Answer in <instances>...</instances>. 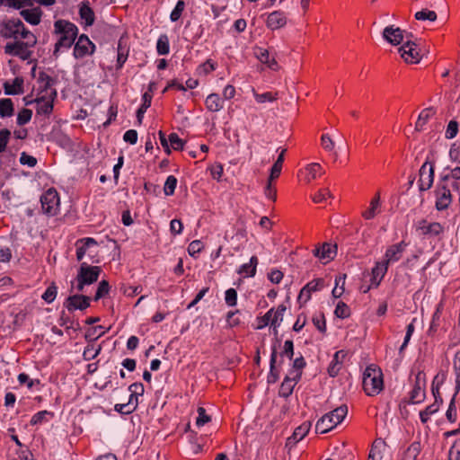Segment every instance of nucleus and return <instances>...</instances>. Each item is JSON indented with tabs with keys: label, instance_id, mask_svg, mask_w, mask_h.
Instances as JSON below:
<instances>
[{
	"label": "nucleus",
	"instance_id": "nucleus-1",
	"mask_svg": "<svg viewBox=\"0 0 460 460\" xmlns=\"http://www.w3.org/2000/svg\"><path fill=\"white\" fill-rule=\"evenodd\" d=\"M54 32L59 35L53 51V55L58 57L61 49H69L73 45L76 39L78 29L68 21L58 20L54 23Z\"/></svg>",
	"mask_w": 460,
	"mask_h": 460
},
{
	"label": "nucleus",
	"instance_id": "nucleus-2",
	"mask_svg": "<svg viewBox=\"0 0 460 460\" xmlns=\"http://www.w3.org/2000/svg\"><path fill=\"white\" fill-rule=\"evenodd\" d=\"M363 388L369 396L378 394L384 388L383 375L375 366L367 367L363 374Z\"/></svg>",
	"mask_w": 460,
	"mask_h": 460
},
{
	"label": "nucleus",
	"instance_id": "nucleus-3",
	"mask_svg": "<svg viewBox=\"0 0 460 460\" xmlns=\"http://www.w3.org/2000/svg\"><path fill=\"white\" fill-rule=\"evenodd\" d=\"M348 413V407L341 405L332 411L324 414L316 423L315 431L324 434L335 428L341 423Z\"/></svg>",
	"mask_w": 460,
	"mask_h": 460
},
{
	"label": "nucleus",
	"instance_id": "nucleus-4",
	"mask_svg": "<svg viewBox=\"0 0 460 460\" xmlns=\"http://www.w3.org/2000/svg\"><path fill=\"white\" fill-rule=\"evenodd\" d=\"M41 208L45 214L55 216L59 208V196L56 190L49 189L40 197Z\"/></svg>",
	"mask_w": 460,
	"mask_h": 460
},
{
	"label": "nucleus",
	"instance_id": "nucleus-5",
	"mask_svg": "<svg viewBox=\"0 0 460 460\" xmlns=\"http://www.w3.org/2000/svg\"><path fill=\"white\" fill-rule=\"evenodd\" d=\"M436 208L438 210H444L448 208L451 203L452 197L450 189L447 186V183L444 181H438L436 190Z\"/></svg>",
	"mask_w": 460,
	"mask_h": 460
},
{
	"label": "nucleus",
	"instance_id": "nucleus-6",
	"mask_svg": "<svg viewBox=\"0 0 460 460\" xmlns=\"http://www.w3.org/2000/svg\"><path fill=\"white\" fill-rule=\"evenodd\" d=\"M382 36L388 43L397 46L403 41L404 38L407 40L411 38L412 34L405 32L399 27L390 25L384 29Z\"/></svg>",
	"mask_w": 460,
	"mask_h": 460
},
{
	"label": "nucleus",
	"instance_id": "nucleus-7",
	"mask_svg": "<svg viewBox=\"0 0 460 460\" xmlns=\"http://www.w3.org/2000/svg\"><path fill=\"white\" fill-rule=\"evenodd\" d=\"M398 51L402 58H403L406 63L417 64L421 59L420 51L417 49V44L409 39L402 47L398 49Z\"/></svg>",
	"mask_w": 460,
	"mask_h": 460
},
{
	"label": "nucleus",
	"instance_id": "nucleus-8",
	"mask_svg": "<svg viewBox=\"0 0 460 460\" xmlns=\"http://www.w3.org/2000/svg\"><path fill=\"white\" fill-rule=\"evenodd\" d=\"M56 98L57 91H52L50 95H40L34 101L27 102L26 105L36 102L38 114L49 115L53 111V102Z\"/></svg>",
	"mask_w": 460,
	"mask_h": 460
},
{
	"label": "nucleus",
	"instance_id": "nucleus-9",
	"mask_svg": "<svg viewBox=\"0 0 460 460\" xmlns=\"http://www.w3.org/2000/svg\"><path fill=\"white\" fill-rule=\"evenodd\" d=\"M419 190L425 191L431 188L434 181V166L429 162H425L419 172Z\"/></svg>",
	"mask_w": 460,
	"mask_h": 460
},
{
	"label": "nucleus",
	"instance_id": "nucleus-10",
	"mask_svg": "<svg viewBox=\"0 0 460 460\" xmlns=\"http://www.w3.org/2000/svg\"><path fill=\"white\" fill-rule=\"evenodd\" d=\"M101 273V268L98 266H91L86 262H83L78 270L77 277L83 283L91 285L96 282Z\"/></svg>",
	"mask_w": 460,
	"mask_h": 460
},
{
	"label": "nucleus",
	"instance_id": "nucleus-11",
	"mask_svg": "<svg viewBox=\"0 0 460 460\" xmlns=\"http://www.w3.org/2000/svg\"><path fill=\"white\" fill-rule=\"evenodd\" d=\"M337 253V245L330 243H323L313 250L314 257L318 258L323 263L332 261Z\"/></svg>",
	"mask_w": 460,
	"mask_h": 460
},
{
	"label": "nucleus",
	"instance_id": "nucleus-12",
	"mask_svg": "<svg viewBox=\"0 0 460 460\" xmlns=\"http://www.w3.org/2000/svg\"><path fill=\"white\" fill-rule=\"evenodd\" d=\"M94 44L89 38L82 34L75 44L74 56L75 58H82L87 55H91L94 51Z\"/></svg>",
	"mask_w": 460,
	"mask_h": 460
},
{
	"label": "nucleus",
	"instance_id": "nucleus-13",
	"mask_svg": "<svg viewBox=\"0 0 460 460\" xmlns=\"http://www.w3.org/2000/svg\"><path fill=\"white\" fill-rule=\"evenodd\" d=\"M64 306L69 311L73 312L75 310H84L90 306V297L84 295H73L69 296L65 303Z\"/></svg>",
	"mask_w": 460,
	"mask_h": 460
},
{
	"label": "nucleus",
	"instance_id": "nucleus-14",
	"mask_svg": "<svg viewBox=\"0 0 460 460\" xmlns=\"http://www.w3.org/2000/svg\"><path fill=\"white\" fill-rule=\"evenodd\" d=\"M1 29V35L5 39H18L20 28L22 26V22L19 19H10L3 22Z\"/></svg>",
	"mask_w": 460,
	"mask_h": 460
},
{
	"label": "nucleus",
	"instance_id": "nucleus-15",
	"mask_svg": "<svg viewBox=\"0 0 460 460\" xmlns=\"http://www.w3.org/2000/svg\"><path fill=\"white\" fill-rule=\"evenodd\" d=\"M406 246L407 244L403 241L389 246L385 251L383 261L388 265L398 261L402 258Z\"/></svg>",
	"mask_w": 460,
	"mask_h": 460
},
{
	"label": "nucleus",
	"instance_id": "nucleus-16",
	"mask_svg": "<svg viewBox=\"0 0 460 460\" xmlns=\"http://www.w3.org/2000/svg\"><path fill=\"white\" fill-rule=\"evenodd\" d=\"M323 288V279H316L307 283L300 291L298 302L305 304L310 298L312 292L320 290Z\"/></svg>",
	"mask_w": 460,
	"mask_h": 460
},
{
	"label": "nucleus",
	"instance_id": "nucleus-17",
	"mask_svg": "<svg viewBox=\"0 0 460 460\" xmlns=\"http://www.w3.org/2000/svg\"><path fill=\"white\" fill-rule=\"evenodd\" d=\"M432 393L435 397V402L432 404L427 406L425 410L420 412V418L422 423H426L429 420V417L438 411L439 403L442 402V398L438 394V389H435L433 387Z\"/></svg>",
	"mask_w": 460,
	"mask_h": 460
},
{
	"label": "nucleus",
	"instance_id": "nucleus-18",
	"mask_svg": "<svg viewBox=\"0 0 460 460\" xmlns=\"http://www.w3.org/2000/svg\"><path fill=\"white\" fill-rule=\"evenodd\" d=\"M38 83H39L38 96L50 95V92L56 91V89L53 87V85L55 84V80L44 72L40 73L39 78H38Z\"/></svg>",
	"mask_w": 460,
	"mask_h": 460
},
{
	"label": "nucleus",
	"instance_id": "nucleus-19",
	"mask_svg": "<svg viewBox=\"0 0 460 460\" xmlns=\"http://www.w3.org/2000/svg\"><path fill=\"white\" fill-rule=\"evenodd\" d=\"M27 44L22 41L9 42L4 46V53L10 56L27 58Z\"/></svg>",
	"mask_w": 460,
	"mask_h": 460
},
{
	"label": "nucleus",
	"instance_id": "nucleus-20",
	"mask_svg": "<svg viewBox=\"0 0 460 460\" xmlns=\"http://www.w3.org/2000/svg\"><path fill=\"white\" fill-rule=\"evenodd\" d=\"M388 264H385L384 261H377L375 267L372 269V278H371V285L374 287H378L381 280L385 277V273L388 270Z\"/></svg>",
	"mask_w": 460,
	"mask_h": 460
},
{
	"label": "nucleus",
	"instance_id": "nucleus-21",
	"mask_svg": "<svg viewBox=\"0 0 460 460\" xmlns=\"http://www.w3.org/2000/svg\"><path fill=\"white\" fill-rule=\"evenodd\" d=\"M287 23V18L284 13L279 11L272 12L269 14L267 19V26L271 30L282 28Z\"/></svg>",
	"mask_w": 460,
	"mask_h": 460
},
{
	"label": "nucleus",
	"instance_id": "nucleus-22",
	"mask_svg": "<svg viewBox=\"0 0 460 460\" xmlns=\"http://www.w3.org/2000/svg\"><path fill=\"white\" fill-rule=\"evenodd\" d=\"M346 356L347 353L344 350H339L335 352L333 358L328 367V374L331 376L334 377L339 374L341 368L343 359L345 358Z\"/></svg>",
	"mask_w": 460,
	"mask_h": 460
},
{
	"label": "nucleus",
	"instance_id": "nucleus-23",
	"mask_svg": "<svg viewBox=\"0 0 460 460\" xmlns=\"http://www.w3.org/2000/svg\"><path fill=\"white\" fill-rule=\"evenodd\" d=\"M20 14L31 25H38L41 21L42 12L39 7L22 10Z\"/></svg>",
	"mask_w": 460,
	"mask_h": 460
},
{
	"label": "nucleus",
	"instance_id": "nucleus-24",
	"mask_svg": "<svg viewBox=\"0 0 460 460\" xmlns=\"http://www.w3.org/2000/svg\"><path fill=\"white\" fill-rule=\"evenodd\" d=\"M97 244V242L95 239L92 237L83 238L76 242V259L78 261H82L84 254L86 253L87 250L91 246H94Z\"/></svg>",
	"mask_w": 460,
	"mask_h": 460
},
{
	"label": "nucleus",
	"instance_id": "nucleus-25",
	"mask_svg": "<svg viewBox=\"0 0 460 460\" xmlns=\"http://www.w3.org/2000/svg\"><path fill=\"white\" fill-rule=\"evenodd\" d=\"M270 360V372L267 377L269 384H274L279 378V374L276 368L277 363V346L273 345L271 349Z\"/></svg>",
	"mask_w": 460,
	"mask_h": 460
},
{
	"label": "nucleus",
	"instance_id": "nucleus-26",
	"mask_svg": "<svg viewBox=\"0 0 460 460\" xmlns=\"http://www.w3.org/2000/svg\"><path fill=\"white\" fill-rule=\"evenodd\" d=\"M4 90L6 95H15L23 93V79L22 77H15L13 83L5 82L4 84Z\"/></svg>",
	"mask_w": 460,
	"mask_h": 460
},
{
	"label": "nucleus",
	"instance_id": "nucleus-27",
	"mask_svg": "<svg viewBox=\"0 0 460 460\" xmlns=\"http://www.w3.org/2000/svg\"><path fill=\"white\" fill-rule=\"evenodd\" d=\"M418 229L423 234L438 235L443 231V226L437 222L427 224L426 220H421L418 224Z\"/></svg>",
	"mask_w": 460,
	"mask_h": 460
},
{
	"label": "nucleus",
	"instance_id": "nucleus-28",
	"mask_svg": "<svg viewBox=\"0 0 460 460\" xmlns=\"http://www.w3.org/2000/svg\"><path fill=\"white\" fill-rule=\"evenodd\" d=\"M311 424L305 422L298 426L293 432L292 436L288 438V445L296 444L305 437L310 430Z\"/></svg>",
	"mask_w": 460,
	"mask_h": 460
},
{
	"label": "nucleus",
	"instance_id": "nucleus-29",
	"mask_svg": "<svg viewBox=\"0 0 460 460\" xmlns=\"http://www.w3.org/2000/svg\"><path fill=\"white\" fill-rule=\"evenodd\" d=\"M207 109L212 112H217L224 107V102L217 93H210L205 101Z\"/></svg>",
	"mask_w": 460,
	"mask_h": 460
},
{
	"label": "nucleus",
	"instance_id": "nucleus-30",
	"mask_svg": "<svg viewBox=\"0 0 460 460\" xmlns=\"http://www.w3.org/2000/svg\"><path fill=\"white\" fill-rule=\"evenodd\" d=\"M257 264V257L252 256L248 263H244L240 267L238 273L243 275L244 277H253L256 273Z\"/></svg>",
	"mask_w": 460,
	"mask_h": 460
},
{
	"label": "nucleus",
	"instance_id": "nucleus-31",
	"mask_svg": "<svg viewBox=\"0 0 460 460\" xmlns=\"http://www.w3.org/2000/svg\"><path fill=\"white\" fill-rule=\"evenodd\" d=\"M380 195L377 193L370 202V208L362 213V217L366 219H372L379 212Z\"/></svg>",
	"mask_w": 460,
	"mask_h": 460
},
{
	"label": "nucleus",
	"instance_id": "nucleus-32",
	"mask_svg": "<svg viewBox=\"0 0 460 460\" xmlns=\"http://www.w3.org/2000/svg\"><path fill=\"white\" fill-rule=\"evenodd\" d=\"M286 151H287V149H282L281 150V152L279 155L276 162L272 165V167L270 169V181H273V180L277 179L280 175V172H281V170H282V164H283V162H284V155H285Z\"/></svg>",
	"mask_w": 460,
	"mask_h": 460
},
{
	"label": "nucleus",
	"instance_id": "nucleus-33",
	"mask_svg": "<svg viewBox=\"0 0 460 460\" xmlns=\"http://www.w3.org/2000/svg\"><path fill=\"white\" fill-rule=\"evenodd\" d=\"M79 14L84 21L86 26H91L94 22V13L87 4H82L79 9Z\"/></svg>",
	"mask_w": 460,
	"mask_h": 460
},
{
	"label": "nucleus",
	"instance_id": "nucleus-34",
	"mask_svg": "<svg viewBox=\"0 0 460 460\" xmlns=\"http://www.w3.org/2000/svg\"><path fill=\"white\" fill-rule=\"evenodd\" d=\"M137 404H138V401L137 399H135V401H133L132 398H129L128 402L126 403H117L114 406V409L116 411H118L119 413L129 414L137 409Z\"/></svg>",
	"mask_w": 460,
	"mask_h": 460
},
{
	"label": "nucleus",
	"instance_id": "nucleus-35",
	"mask_svg": "<svg viewBox=\"0 0 460 460\" xmlns=\"http://www.w3.org/2000/svg\"><path fill=\"white\" fill-rule=\"evenodd\" d=\"M291 375L292 373H290L289 376H287L280 385L279 395L281 397L288 398L293 393L295 382L291 380Z\"/></svg>",
	"mask_w": 460,
	"mask_h": 460
},
{
	"label": "nucleus",
	"instance_id": "nucleus-36",
	"mask_svg": "<svg viewBox=\"0 0 460 460\" xmlns=\"http://www.w3.org/2000/svg\"><path fill=\"white\" fill-rule=\"evenodd\" d=\"M143 103L140 106V108L137 111V119L138 123L140 124L142 122L144 114L146 113V110L150 107L151 102H152V94L149 92H146L143 94Z\"/></svg>",
	"mask_w": 460,
	"mask_h": 460
},
{
	"label": "nucleus",
	"instance_id": "nucleus-37",
	"mask_svg": "<svg viewBox=\"0 0 460 460\" xmlns=\"http://www.w3.org/2000/svg\"><path fill=\"white\" fill-rule=\"evenodd\" d=\"M13 111V103L11 99H0V117H11Z\"/></svg>",
	"mask_w": 460,
	"mask_h": 460
},
{
	"label": "nucleus",
	"instance_id": "nucleus-38",
	"mask_svg": "<svg viewBox=\"0 0 460 460\" xmlns=\"http://www.w3.org/2000/svg\"><path fill=\"white\" fill-rule=\"evenodd\" d=\"M420 452V445L414 442L404 452L402 460H416Z\"/></svg>",
	"mask_w": 460,
	"mask_h": 460
},
{
	"label": "nucleus",
	"instance_id": "nucleus-39",
	"mask_svg": "<svg viewBox=\"0 0 460 460\" xmlns=\"http://www.w3.org/2000/svg\"><path fill=\"white\" fill-rule=\"evenodd\" d=\"M156 50L159 55H167L170 51L169 39L166 34L159 36L156 42Z\"/></svg>",
	"mask_w": 460,
	"mask_h": 460
},
{
	"label": "nucleus",
	"instance_id": "nucleus-40",
	"mask_svg": "<svg viewBox=\"0 0 460 460\" xmlns=\"http://www.w3.org/2000/svg\"><path fill=\"white\" fill-rule=\"evenodd\" d=\"M382 447H384V442L377 440L375 441L368 454L367 460H382Z\"/></svg>",
	"mask_w": 460,
	"mask_h": 460
},
{
	"label": "nucleus",
	"instance_id": "nucleus-41",
	"mask_svg": "<svg viewBox=\"0 0 460 460\" xmlns=\"http://www.w3.org/2000/svg\"><path fill=\"white\" fill-rule=\"evenodd\" d=\"M287 307L284 305H279L276 310L273 309V314H272V325L277 332V328L279 326L280 323L283 321V315L286 312Z\"/></svg>",
	"mask_w": 460,
	"mask_h": 460
},
{
	"label": "nucleus",
	"instance_id": "nucleus-42",
	"mask_svg": "<svg viewBox=\"0 0 460 460\" xmlns=\"http://www.w3.org/2000/svg\"><path fill=\"white\" fill-rule=\"evenodd\" d=\"M252 93H253V96H254L255 100L259 103H264V102H272L277 100V96H278L277 93H270V92H267V93H258L257 92H255L254 89L252 90Z\"/></svg>",
	"mask_w": 460,
	"mask_h": 460
},
{
	"label": "nucleus",
	"instance_id": "nucleus-43",
	"mask_svg": "<svg viewBox=\"0 0 460 460\" xmlns=\"http://www.w3.org/2000/svg\"><path fill=\"white\" fill-rule=\"evenodd\" d=\"M417 21H429L435 22L438 18L437 13L434 11L428 9H422L414 14Z\"/></svg>",
	"mask_w": 460,
	"mask_h": 460
},
{
	"label": "nucleus",
	"instance_id": "nucleus-44",
	"mask_svg": "<svg viewBox=\"0 0 460 460\" xmlns=\"http://www.w3.org/2000/svg\"><path fill=\"white\" fill-rule=\"evenodd\" d=\"M435 114V111L432 108H427L423 110L419 115L418 120L416 122V128L421 129L425 123L429 120L430 117Z\"/></svg>",
	"mask_w": 460,
	"mask_h": 460
},
{
	"label": "nucleus",
	"instance_id": "nucleus-45",
	"mask_svg": "<svg viewBox=\"0 0 460 460\" xmlns=\"http://www.w3.org/2000/svg\"><path fill=\"white\" fill-rule=\"evenodd\" d=\"M305 171L308 172L306 176L307 182H310L312 180L317 177V174H322V167L319 164L314 163L310 164L305 167Z\"/></svg>",
	"mask_w": 460,
	"mask_h": 460
},
{
	"label": "nucleus",
	"instance_id": "nucleus-46",
	"mask_svg": "<svg viewBox=\"0 0 460 460\" xmlns=\"http://www.w3.org/2000/svg\"><path fill=\"white\" fill-rule=\"evenodd\" d=\"M425 398V390L423 387L414 385L411 392L410 401L411 403H420Z\"/></svg>",
	"mask_w": 460,
	"mask_h": 460
},
{
	"label": "nucleus",
	"instance_id": "nucleus-47",
	"mask_svg": "<svg viewBox=\"0 0 460 460\" xmlns=\"http://www.w3.org/2000/svg\"><path fill=\"white\" fill-rule=\"evenodd\" d=\"M19 35L21 36V38L27 40V41L24 43L27 44L28 48L33 47L37 43L36 37L33 35V33H31L30 31H28L25 28L23 23H22V26L20 28Z\"/></svg>",
	"mask_w": 460,
	"mask_h": 460
},
{
	"label": "nucleus",
	"instance_id": "nucleus-48",
	"mask_svg": "<svg viewBox=\"0 0 460 460\" xmlns=\"http://www.w3.org/2000/svg\"><path fill=\"white\" fill-rule=\"evenodd\" d=\"M346 275L339 276L335 279V288L332 289V296L335 298H339L344 293V284H345Z\"/></svg>",
	"mask_w": 460,
	"mask_h": 460
},
{
	"label": "nucleus",
	"instance_id": "nucleus-49",
	"mask_svg": "<svg viewBox=\"0 0 460 460\" xmlns=\"http://www.w3.org/2000/svg\"><path fill=\"white\" fill-rule=\"evenodd\" d=\"M334 314L339 318H347L350 315L349 307L342 301L338 302Z\"/></svg>",
	"mask_w": 460,
	"mask_h": 460
},
{
	"label": "nucleus",
	"instance_id": "nucleus-50",
	"mask_svg": "<svg viewBox=\"0 0 460 460\" xmlns=\"http://www.w3.org/2000/svg\"><path fill=\"white\" fill-rule=\"evenodd\" d=\"M176 185L177 179L173 175L168 176L164 186V194L166 196L172 195L174 193Z\"/></svg>",
	"mask_w": 460,
	"mask_h": 460
},
{
	"label": "nucleus",
	"instance_id": "nucleus-51",
	"mask_svg": "<svg viewBox=\"0 0 460 460\" xmlns=\"http://www.w3.org/2000/svg\"><path fill=\"white\" fill-rule=\"evenodd\" d=\"M128 390L131 393L129 398L135 401V399L137 400V396L143 395L145 388L142 383H133L129 385Z\"/></svg>",
	"mask_w": 460,
	"mask_h": 460
},
{
	"label": "nucleus",
	"instance_id": "nucleus-52",
	"mask_svg": "<svg viewBox=\"0 0 460 460\" xmlns=\"http://www.w3.org/2000/svg\"><path fill=\"white\" fill-rule=\"evenodd\" d=\"M105 332L106 331L103 329L102 325L94 326L87 332V333L85 334V338L95 341L101 336H102Z\"/></svg>",
	"mask_w": 460,
	"mask_h": 460
},
{
	"label": "nucleus",
	"instance_id": "nucleus-53",
	"mask_svg": "<svg viewBox=\"0 0 460 460\" xmlns=\"http://www.w3.org/2000/svg\"><path fill=\"white\" fill-rule=\"evenodd\" d=\"M109 291H110V285H109L108 281L102 280L99 283L98 288L96 290V293L94 296V300L98 301L99 299H101L102 297L106 296L109 293Z\"/></svg>",
	"mask_w": 460,
	"mask_h": 460
},
{
	"label": "nucleus",
	"instance_id": "nucleus-54",
	"mask_svg": "<svg viewBox=\"0 0 460 460\" xmlns=\"http://www.w3.org/2000/svg\"><path fill=\"white\" fill-rule=\"evenodd\" d=\"M100 351H101V346H99L98 348H95L94 345H88L84 350V353H83L84 358L85 360H92L98 356Z\"/></svg>",
	"mask_w": 460,
	"mask_h": 460
},
{
	"label": "nucleus",
	"instance_id": "nucleus-55",
	"mask_svg": "<svg viewBox=\"0 0 460 460\" xmlns=\"http://www.w3.org/2000/svg\"><path fill=\"white\" fill-rule=\"evenodd\" d=\"M32 116V111L29 109H22L17 115V124L20 126L27 124Z\"/></svg>",
	"mask_w": 460,
	"mask_h": 460
},
{
	"label": "nucleus",
	"instance_id": "nucleus-56",
	"mask_svg": "<svg viewBox=\"0 0 460 460\" xmlns=\"http://www.w3.org/2000/svg\"><path fill=\"white\" fill-rule=\"evenodd\" d=\"M57 287L55 286V284H51L47 289L46 291L43 293V295L41 296L42 299L45 300L47 303L50 304L52 303L56 296H57Z\"/></svg>",
	"mask_w": 460,
	"mask_h": 460
},
{
	"label": "nucleus",
	"instance_id": "nucleus-57",
	"mask_svg": "<svg viewBox=\"0 0 460 460\" xmlns=\"http://www.w3.org/2000/svg\"><path fill=\"white\" fill-rule=\"evenodd\" d=\"M184 7H185V3L183 0H179L174 7V9L172 10V12L171 13V15H170V19L172 22H176L180 19L183 10H184Z\"/></svg>",
	"mask_w": 460,
	"mask_h": 460
},
{
	"label": "nucleus",
	"instance_id": "nucleus-58",
	"mask_svg": "<svg viewBox=\"0 0 460 460\" xmlns=\"http://www.w3.org/2000/svg\"><path fill=\"white\" fill-rule=\"evenodd\" d=\"M458 133V123L456 120H450L447 124L445 137L447 139L454 138Z\"/></svg>",
	"mask_w": 460,
	"mask_h": 460
},
{
	"label": "nucleus",
	"instance_id": "nucleus-59",
	"mask_svg": "<svg viewBox=\"0 0 460 460\" xmlns=\"http://www.w3.org/2000/svg\"><path fill=\"white\" fill-rule=\"evenodd\" d=\"M169 142L171 146L174 150H182L184 146V141L179 137L176 133H171L169 135Z\"/></svg>",
	"mask_w": 460,
	"mask_h": 460
},
{
	"label": "nucleus",
	"instance_id": "nucleus-60",
	"mask_svg": "<svg viewBox=\"0 0 460 460\" xmlns=\"http://www.w3.org/2000/svg\"><path fill=\"white\" fill-rule=\"evenodd\" d=\"M11 137V131L7 128L0 130V154L4 152Z\"/></svg>",
	"mask_w": 460,
	"mask_h": 460
},
{
	"label": "nucleus",
	"instance_id": "nucleus-61",
	"mask_svg": "<svg viewBox=\"0 0 460 460\" xmlns=\"http://www.w3.org/2000/svg\"><path fill=\"white\" fill-rule=\"evenodd\" d=\"M210 416L207 414L206 410L203 407L198 408V418L196 420V425L201 427L210 421Z\"/></svg>",
	"mask_w": 460,
	"mask_h": 460
},
{
	"label": "nucleus",
	"instance_id": "nucleus-62",
	"mask_svg": "<svg viewBox=\"0 0 460 460\" xmlns=\"http://www.w3.org/2000/svg\"><path fill=\"white\" fill-rule=\"evenodd\" d=\"M450 179L455 180V181L460 180V166L451 169L448 173L442 174L440 177V180L447 183Z\"/></svg>",
	"mask_w": 460,
	"mask_h": 460
},
{
	"label": "nucleus",
	"instance_id": "nucleus-63",
	"mask_svg": "<svg viewBox=\"0 0 460 460\" xmlns=\"http://www.w3.org/2000/svg\"><path fill=\"white\" fill-rule=\"evenodd\" d=\"M203 249V244L199 240L192 241L188 246V252L190 256L195 257Z\"/></svg>",
	"mask_w": 460,
	"mask_h": 460
},
{
	"label": "nucleus",
	"instance_id": "nucleus-64",
	"mask_svg": "<svg viewBox=\"0 0 460 460\" xmlns=\"http://www.w3.org/2000/svg\"><path fill=\"white\" fill-rule=\"evenodd\" d=\"M225 300L229 306H234L237 303L236 290L234 288H228L226 291Z\"/></svg>",
	"mask_w": 460,
	"mask_h": 460
}]
</instances>
